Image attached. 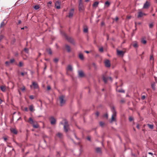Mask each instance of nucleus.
Here are the masks:
<instances>
[{
	"mask_svg": "<svg viewBox=\"0 0 157 157\" xmlns=\"http://www.w3.org/2000/svg\"><path fill=\"white\" fill-rule=\"evenodd\" d=\"M111 111L112 113V114L110 122L112 123L113 122L115 121H116V112L115 110V108L113 106H112L111 107Z\"/></svg>",
	"mask_w": 157,
	"mask_h": 157,
	"instance_id": "obj_1",
	"label": "nucleus"
},
{
	"mask_svg": "<svg viewBox=\"0 0 157 157\" xmlns=\"http://www.w3.org/2000/svg\"><path fill=\"white\" fill-rule=\"evenodd\" d=\"M28 122L30 124H32L34 128H37L39 127V125L37 122L34 121L31 117L29 118Z\"/></svg>",
	"mask_w": 157,
	"mask_h": 157,
	"instance_id": "obj_2",
	"label": "nucleus"
},
{
	"mask_svg": "<svg viewBox=\"0 0 157 157\" xmlns=\"http://www.w3.org/2000/svg\"><path fill=\"white\" fill-rule=\"evenodd\" d=\"M84 6L83 5L82 0H79L78 9L80 11H82L84 10Z\"/></svg>",
	"mask_w": 157,
	"mask_h": 157,
	"instance_id": "obj_3",
	"label": "nucleus"
},
{
	"mask_svg": "<svg viewBox=\"0 0 157 157\" xmlns=\"http://www.w3.org/2000/svg\"><path fill=\"white\" fill-rule=\"evenodd\" d=\"M63 126L64 130L65 132H67L69 129V125L68 124V122L66 120H64V122Z\"/></svg>",
	"mask_w": 157,
	"mask_h": 157,
	"instance_id": "obj_4",
	"label": "nucleus"
},
{
	"mask_svg": "<svg viewBox=\"0 0 157 157\" xmlns=\"http://www.w3.org/2000/svg\"><path fill=\"white\" fill-rule=\"evenodd\" d=\"M63 36H65V38L68 41L74 44V40L71 37L68 36L65 33H63Z\"/></svg>",
	"mask_w": 157,
	"mask_h": 157,
	"instance_id": "obj_5",
	"label": "nucleus"
},
{
	"mask_svg": "<svg viewBox=\"0 0 157 157\" xmlns=\"http://www.w3.org/2000/svg\"><path fill=\"white\" fill-rule=\"evenodd\" d=\"M64 97L62 95L59 97V100L60 101V105L62 106L65 103V100H64Z\"/></svg>",
	"mask_w": 157,
	"mask_h": 157,
	"instance_id": "obj_6",
	"label": "nucleus"
},
{
	"mask_svg": "<svg viewBox=\"0 0 157 157\" xmlns=\"http://www.w3.org/2000/svg\"><path fill=\"white\" fill-rule=\"evenodd\" d=\"M102 78L105 83H106L109 80H110L111 82L112 81V79L111 77H106L105 76L103 75L102 76Z\"/></svg>",
	"mask_w": 157,
	"mask_h": 157,
	"instance_id": "obj_7",
	"label": "nucleus"
},
{
	"mask_svg": "<svg viewBox=\"0 0 157 157\" xmlns=\"http://www.w3.org/2000/svg\"><path fill=\"white\" fill-rule=\"evenodd\" d=\"M49 120L52 125H54L56 124V121L54 117H50L49 119Z\"/></svg>",
	"mask_w": 157,
	"mask_h": 157,
	"instance_id": "obj_8",
	"label": "nucleus"
},
{
	"mask_svg": "<svg viewBox=\"0 0 157 157\" xmlns=\"http://www.w3.org/2000/svg\"><path fill=\"white\" fill-rule=\"evenodd\" d=\"M61 2L59 1H56L55 3V7L57 9H59L60 8Z\"/></svg>",
	"mask_w": 157,
	"mask_h": 157,
	"instance_id": "obj_9",
	"label": "nucleus"
},
{
	"mask_svg": "<svg viewBox=\"0 0 157 157\" xmlns=\"http://www.w3.org/2000/svg\"><path fill=\"white\" fill-rule=\"evenodd\" d=\"M33 86L34 89H37L39 87L38 84L35 82H33L32 85L30 86L31 88H32Z\"/></svg>",
	"mask_w": 157,
	"mask_h": 157,
	"instance_id": "obj_10",
	"label": "nucleus"
},
{
	"mask_svg": "<svg viewBox=\"0 0 157 157\" xmlns=\"http://www.w3.org/2000/svg\"><path fill=\"white\" fill-rule=\"evenodd\" d=\"M104 63L106 67H110L111 64L110 61L109 60H106L105 61Z\"/></svg>",
	"mask_w": 157,
	"mask_h": 157,
	"instance_id": "obj_11",
	"label": "nucleus"
},
{
	"mask_svg": "<svg viewBox=\"0 0 157 157\" xmlns=\"http://www.w3.org/2000/svg\"><path fill=\"white\" fill-rule=\"evenodd\" d=\"M74 13V9H72L70 10L69 13V14L68 15V17L69 18L72 17L73 15V14Z\"/></svg>",
	"mask_w": 157,
	"mask_h": 157,
	"instance_id": "obj_12",
	"label": "nucleus"
},
{
	"mask_svg": "<svg viewBox=\"0 0 157 157\" xmlns=\"http://www.w3.org/2000/svg\"><path fill=\"white\" fill-rule=\"evenodd\" d=\"M124 53V52L122 51L118 50H117V54L118 56H123Z\"/></svg>",
	"mask_w": 157,
	"mask_h": 157,
	"instance_id": "obj_13",
	"label": "nucleus"
},
{
	"mask_svg": "<svg viewBox=\"0 0 157 157\" xmlns=\"http://www.w3.org/2000/svg\"><path fill=\"white\" fill-rule=\"evenodd\" d=\"M150 6L149 3L147 2V1L144 4L143 6V8L144 9H147Z\"/></svg>",
	"mask_w": 157,
	"mask_h": 157,
	"instance_id": "obj_14",
	"label": "nucleus"
},
{
	"mask_svg": "<svg viewBox=\"0 0 157 157\" xmlns=\"http://www.w3.org/2000/svg\"><path fill=\"white\" fill-rule=\"evenodd\" d=\"M146 15V14L143 13L141 12H139L138 13V15L137 17H138V18L141 17H142L144 15Z\"/></svg>",
	"mask_w": 157,
	"mask_h": 157,
	"instance_id": "obj_15",
	"label": "nucleus"
},
{
	"mask_svg": "<svg viewBox=\"0 0 157 157\" xmlns=\"http://www.w3.org/2000/svg\"><path fill=\"white\" fill-rule=\"evenodd\" d=\"M65 47L67 52H70L71 51V48L68 45H66Z\"/></svg>",
	"mask_w": 157,
	"mask_h": 157,
	"instance_id": "obj_16",
	"label": "nucleus"
},
{
	"mask_svg": "<svg viewBox=\"0 0 157 157\" xmlns=\"http://www.w3.org/2000/svg\"><path fill=\"white\" fill-rule=\"evenodd\" d=\"M29 109L31 112H33L35 111L34 106L33 105H30L29 107Z\"/></svg>",
	"mask_w": 157,
	"mask_h": 157,
	"instance_id": "obj_17",
	"label": "nucleus"
},
{
	"mask_svg": "<svg viewBox=\"0 0 157 157\" xmlns=\"http://www.w3.org/2000/svg\"><path fill=\"white\" fill-rule=\"evenodd\" d=\"M99 3V2L98 1L95 2L93 3L92 5V6L93 7L96 8L97 7H98Z\"/></svg>",
	"mask_w": 157,
	"mask_h": 157,
	"instance_id": "obj_18",
	"label": "nucleus"
},
{
	"mask_svg": "<svg viewBox=\"0 0 157 157\" xmlns=\"http://www.w3.org/2000/svg\"><path fill=\"white\" fill-rule=\"evenodd\" d=\"M132 45L135 48H137L138 47V44L136 41L133 42L132 43Z\"/></svg>",
	"mask_w": 157,
	"mask_h": 157,
	"instance_id": "obj_19",
	"label": "nucleus"
},
{
	"mask_svg": "<svg viewBox=\"0 0 157 157\" xmlns=\"http://www.w3.org/2000/svg\"><path fill=\"white\" fill-rule=\"evenodd\" d=\"M56 136L60 139H62L63 137V135L61 133L58 132L56 134Z\"/></svg>",
	"mask_w": 157,
	"mask_h": 157,
	"instance_id": "obj_20",
	"label": "nucleus"
},
{
	"mask_svg": "<svg viewBox=\"0 0 157 157\" xmlns=\"http://www.w3.org/2000/svg\"><path fill=\"white\" fill-rule=\"evenodd\" d=\"M95 151L97 152L98 153H101V150L100 147H97L96 148Z\"/></svg>",
	"mask_w": 157,
	"mask_h": 157,
	"instance_id": "obj_21",
	"label": "nucleus"
},
{
	"mask_svg": "<svg viewBox=\"0 0 157 157\" xmlns=\"http://www.w3.org/2000/svg\"><path fill=\"white\" fill-rule=\"evenodd\" d=\"M1 90L3 92H5L6 90V87L4 86H0Z\"/></svg>",
	"mask_w": 157,
	"mask_h": 157,
	"instance_id": "obj_22",
	"label": "nucleus"
},
{
	"mask_svg": "<svg viewBox=\"0 0 157 157\" xmlns=\"http://www.w3.org/2000/svg\"><path fill=\"white\" fill-rule=\"evenodd\" d=\"M12 133L14 134H17V131L15 129L12 128L10 129Z\"/></svg>",
	"mask_w": 157,
	"mask_h": 157,
	"instance_id": "obj_23",
	"label": "nucleus"
},
{
	"mask_svg": "<svg viewBox=\"0 0 157 157\" xmlns=\"http://www.w3.org/2000/svg\"><path fill=\"white\" fill-rule=\"evenodd\" d=\"M79 76L81 77H83L84 76V73L82 71H78Z\"/></svg>",
	"mask_w": 157,
	"mask_h": 157,
	"instance_id": "obj_24",
	"label": "nucleus"
},
{
	"mask_svg": "<svg viewBox=\"0 0 157 157\" xmlns=\"http://www.w3.org/2000/svg\"><path fill=\"white\" fill-rule=\"evenodd\" d=\"M83 31L84 33H87L88 32V28L87 26H85L84 27Z\"/></svg>",
	"mask_w": 157,
	"mask_h": 157,
	"instance_id": "obj_25",
	"label": "nucleus"
},
{
	"mask_svg": "<svg viewBox=\"0 0 157 157\" xmlns=\"http://www.w3.org/2000/svg\"><path fill=\"white\" fill-rule=\"evenodd\" d=\"M67 70L71 71L72 70V67L70 65H69L67 67Z\"/></svg>",
	"mask_w": 157,
	"mask_h": 157,
	"instance_id": "obj_26",
	"label": "nucleus"
},
{
	"mask_svg": "<svg viewBox=\"0 0 157 157\" xmlns=\"http://www.w3.org/2000/svg\"><path fill=\"white\" fill-rule=\"evenodd\" d=\"M79 58L82 60L84 59V56L82 54L80 53L79 54Z\"/></svg>",
	"mask_w": 157,
	"mask_h": 157,
	"instance_id": "obj_27",
	"label": "nucleus"
},
{
	"mask_svg": "<svg viewBox=\"0 0 157 157\" xmlns=\"http://www.w3.org/2000/svg\"><path fill=\"white\" fill-rule=\"evenodd\" d=\"M47 51L49 54L51 55L52 54V51L50 48L47 49Z\"/></svg>",
	"mask_w": 157,
	"mask_h": 157,
	"instance_id": "obj_28",
	"label": "nucleus"
},
{
	"mask_svg": "<svg viewBox=\"0 0 157 157\" xmlns=\"http://www.w3.org/2000/svg\"><path fill=\"white\" fill-rule=\"evenodd\" d=\"M147 126L149 127V128L152 129L154 127L153 124H147Z\"/></svg>",
	"mask_w": 157,
	"mask_h": 157,
	"instance_id": "obj_29",
	"label": "nucleus"
},
{
	"mask_svg": "<svg viewBox=\"0 0 157 157\" xmlns=\"http://www.w3.org/2000/svg\"><path fill=\"white\" fill-rule=\"evenodd\" d=\"M147 96V94H146V95H143L142 94L141 95V99L142 100H144L145 99V98H146V97Z\"/></svg>",
	"mask_w": 157,
	"mask_h": 157,
	"instance_id": "obj_30",
	"label": "nucleus"
},
{
	"mask_svg": "<svg viewBox=\"0 0 157 157\" xmlns=\"http://www.w3.org/2000/svg\"><path fill=\"white\" fill-rule=\"evenodd\" d=\"M24 65V64L23 62H20L19 63L18 66L19 67H21L23 66Z\"/></svg>",
	"mask_w": 157,
	"mask_h": 157,
	"instance_id": "obj_31",
	"label": "nucleus"
},
{
	"mask_svg": "<svg viewBox=\"0 0 157 157\" xmlns=\"http://www.w3.org/2000/svg\"><path fill=\"white\" fill-rule=\"evenodd\" d=\"M117 91L120 92V93H124V91L122 89H121V90H118L117 89L116 90Z\"/></svg>",
	"mask_w": 157,
	"mask_h": 157,
	"instance_id": "obj_32",
	"label": "nucleus"
},
{
	"mask_svg": "<svg viewBox=\"0 0 157 157\" xmlns=\"http://www.w3.org/2000/svg\"><path fill=\"white\" fill-rule=\"evenodd\" d=\"M24 52L27 53H29V49L28 48H25L24 49Z\"/></svg>",
	"mask_w": 157,
	"mask_h": 157,
	"instance_id": "obj_33",
	"label": "nucleus"
},
{
	"mask_svg": "<svg viewBox=\"0 0 157 157\" xmlns=\"http://www.w3.org/2000/svg\"><path fill=\"white\" fill-rule=\"evenodd\" d=\"M110 4V3L108 1L105 2V5L107 7H109Z\"/></svg>",
	"mask_w": 157,
	"mask_h": 157,
	"instance_id": "obj_34",
	"label": "nucleus"
},
{
	"mask_svg": "<svg viewBox=\"0 0 157 157\" xmlns=\"http://www.w3.org/2000/svg\"><path fill=\"white\" fill-rule=\"evenodd\" d=\"M33 7L35 10H37L39 8L40 6L39 5H36Z\"/></svg>",
	"mask_w": 157,
	"mask_h": 157,
	"instance_id": "obj_35",
	"label": "nucleus"
},
{
	"mask_svg": "<svg viewBox=\"0 0 157 157\" xmlns=\"http://www.w3.org/2000/svg\"><path fill=\"white\" fill-rule=\"evenodd\" d=\"M20 89L22 91H24L25 90V86H22L20 88Z\"/></svg>",
	"mask_w": 157,
	"mask_h": 157,
	"instance_id": "obj_36",
	"label": "nucleus"
},
{
	"mask_svg": "<svg viewBox=\"0 0 157 157\" xmlns=\"http://www.w3.org/2000/svg\"><path fill=\"white\" fill-rule=\"evenodd\" d=\"M6 24V23H5L4 21H2L0 27H2L4 26Z\"/></svg>",
	"mask_w": 157,
	"mask_h": 157,
	"instance_id": "obj_37",
	"label": "nucleus"
},
{
	"mask_svg": "<svg viewBox=\"0 0 157 157\" xmlns=\"http://www.w3.org/2000/svg\"><path fill=\"white\" fill-rule=\"evenodd\" d=\"M99 124L101 127H103L104 125V123L102 121H100L99 123Z\"/></svg>",
	"mask_w": 157,
	"mask_h": 157,
	"instance_id": "obj_38",
	"label": "nucleus"
},
{
	"mask_svg": "<svg viewBox=\"0 0 157 157\" xmlns=\"http://www.w3.org/2000/svg\"><path fill=\"white\" fill-rule=\"evenodd\" d=\"M151 87L154 90H155V83H152L151 84Z\"/></svg>",
	"mask_w": 157,
	"mask_h": 157,
	"instance_id": "obj_39",
	"label": "nucleus"
},
{
	"mask_svg": "<svg viewBox=\"0 0 157 157\" xmlns=\"http://www.w3.org/2000/svg\"><path fill=\"white\" fill-rule=\"evenodd\" d=\"M52 4V2L50 1L48 3V6L49 7H50L51 6V4Z\"/></svg>",
	"mask_w": 157,
	"mask_h": 157,
	"instance_id": "obj_40",
	"label": "nucleus"
},
{
	"mask_svg": "<svg viewBox=\"0 0 157 157\" xmlns=\"http://www.w3.org/2000/svg\"><path fill=\"white\" fill-rule=\"evenodd\" d=\"M133 120V118L132 117H130L129 118V120L130 121H132Z\"/></svg>",
	"mask_w": 157,
	"mask_h": 157,
	"instance_id": "obj_41",
	"label": "nucleus"
},
{
	"mask_svg": "<svg viewBox=\"0 0 157 157\" xmlns=\"http://www.w3.org/2000/svg\"><path fill=\"white\" fill-rule=\"evenodd\" d=\"M99 51L101 52H103V48L102 47H101L99 48Z\"/></svg>",
	"mask_w": 157,
	"mask_h": 157,
	"instance_id": "obj_42",
	"label": "nucleus"
},
{
	"mask_svg": "<svg viewBox=\"0 0 157 157\" xmlns=\"http://www.w3.org/2000/svg\"><path fill=\"white\" fill-rule=\"evenodd\" d=\"M141 42L144 44H145L147 43V41L145 40H141Z\"/></svg>",
	"mask_w": 157,
	"mask_h": 157,
	"instance_id": "obj_43",
	"label": "nucleus"
},
{
	"mask_svg": "<svg viewBox=\"0 0 157 157\" xmlns=\"http://www.w3.org/2000/svg\"><path fill=\"white\" fill-rule=\"evenodd\" d=\"M15 62V59H12L10 60V63H13Z\"/></svg>",
	"mask_w": 157,
	"mask_h": 157,
	"instance_id": "obj_44",
	"label": "nucleus"
},
{
	"mask_svg": "<svg viewBox=\"0 0 157 157\" xmlns=\"http://www.w3.org/2000/svg\"><path fill=\"white\" fill-rule=\"evenodd\" d=\"M58 59L57 58H55L54 59L53 61L55 63H57L58 61Z\"/></svg>",
	"mask_w": 157,
	"mask_h": 157,
	"instance_id": "obj_45",
	"label": "nucleus"
},
{
	"mask_svg": "<svg viewBox=\"0 0 157 157\" xmlns=\"http://www.w3.org/2000/svg\"><path fill=\"white\" fill-rule=\"evenodd\" d=\"M5 64L7 66H9L10 62L8 61H6L5 62Z\"/></svg>",
	"mask_w": 157,
	"mask_h": 157,
	"instance_id": "obj_46",
	"label": "nucleus"
},
{
	"mask_svg": "<svg viewBox=\"0 0 157 157\" xmlns=\"http://www.w3.org/2000/svg\"><path fill=\"white\" fill-rule=\"evenodd\" d=\"M29 98L31 99H33L34 98V96L33 95H30L29 96Z\"/></svg>",
	"mask_w": 157,
	"mask_h": 157,
	"instance_id": "obj_47",
	"label": "nucleus"
},
{
	"mask_svg": "<svg viewBox=\"0 0 157 157\" xmlns=\"http://www.w3.org/2000/svg\"><path fill=\"white\" fill-rule=\"evenodd\" d=\"M4 37L3 36L1 35L0 36V41Z\"/></svg>",
	"mask_w": 157,
	"mask_h": 157,
	"instance_id": "obj_48",
	"label": "nucleus"
},
{
	"mask_svg": "<svg viewBox=\"0 0 157 157\" xmlns=\"http://www.w3.org/2000/svg\"><path fill=\"white\" fill-rule=\"evenodd\" d=\"M150 59L151 60H153V57L152 55H151L150 56Z\"/></svg>",
	"mask_w": 157,
	"mask_h": 157,
	"instance_id": "obj_49",
	"label": "nucleus"
},
{
	"mask_svg": "<svg viewBox=\"0 0 157 157\" xmlns=\"http://www.w3.org/2000/svg\"><path fill=\"white\" fill-rule=\"evenodd\" d=\"M27 74L26 72L24 73V72H21V75L22 76H23L25 74Z\"/></svg>",
	"mask_w": 157,
	"mask_h": 157,
	"instance_id": "obj_50",
	"label": "nucleus"
},
{
	"mask_svg": "<svg viewBox=\"0 0 157 157\" xmlns=\"http://www.w3.org/2000/svg\"><path fill=\"white\" fill-rule=\"evenodd\" d=\"M153 26V24H150L149 25V27L150 28H152Z\"/></svg>",
	"mask_w": 157,
	"mask_h": 157,
	"instance_id": "obj_51",
	"label": "nucleus"
},
{
	"mask_svg": "<svg viewBox=\"0 0 157 157\" xmlns=\"http://www.w3.org/2000/svg\"><path fill=\"white\" fill-rule=\"evenodd\" d=\"M87 139L88 140L90 141L91 139V137L90 136H88L87 137Z\"/></svg>",
	"mask_w": 157,
	"mask_h": 157,
	"instance_id": "obj_52",
	"label": "nucleus"
},
{
	"mask_svg": "<svg viewBox=\"0 0 157 157\" xmlns=\"http://www.w3.org/2000/svg\"><path fill=\"white\" fill-rule=\"evenodd\" d=\"M104 117H105L106 118H108V115L107 114H105L104 115Z\"/></svg>",
	"mask_w": 157,
	"mask_h": 157,
	"instance_id": "obj_53",
	"label": "nucleus"
},
{
	"mask_svg": "<svg viewBox=\"0 0 157 157\" xmlns=\"http://www.w3.org/2000/svg\"><path fill=\"white\" fill-rule=\"evenodd\" d=\"M47 90H49L51 89V87L50 86H48L47 87Z\"/></svg>",
	"mask_w": 157,
	"mask_h": 157,
	"instance_id": "obj_54",
	"label": "nucleus"
},
{
	"mask_svg": "<svg viewBox=\"0 0 157 157\" xmlns=\"http://www.w3.org/2000/svg\"><path fill=\"white\" fill-rule=\"evenodd\" d=\"M95 114L96 115V116H97V117H98L99 115V113L98 112H97L96 113H95Z\"/></svg>",
	"mask_w": 157,
	"mask_h": 157,
	"instance_id": "obj_55",
	"label": "nucleus"
},
{
	"mask_svg": "<svg viewBox=\"0 0 157 157\" xmlns=\"http://www.w3.org/2000/svg\"><path fill=\"white\" fill-rule=\"evenodd\" d=\"M24 110L26 111H28V109L27 107H25L24 108Z\"/></svg>",
	"mask_w": 157,
	"mask_h": 157,
	"instance_id": "obj_56",
	"label": "nucleus"
},
{
	"mask_svg": "<svg viewBox=\"0 0 157 157\" xmlns=\"http://www.w3.org/2000/svg\"><path fill=\"white\" fill-rule=\"evenodd\" d=\"M21 23V20H19L18 21V24H20Z\"/></svg>",
	"mask_w": 157,
	"mask_h": 157,
	"instance_id": "obj_57",
	"label": "nucleus"
},
{
	"mask_svg": "<svg viewBox=\"0 0 157 157\" xmlns=\"http://www.w3.org/2000/svg\"><path fill=\"white\" fill-rule=\"evenodd\" d=\"M3 139L4 141H6L7 140V138L6 137H4Z\"/></svg>",
	"mask_w": 157,
	"mask_h": 157,
	"instance_id": "obj_58",
	"label": "nucleus"
},
{
	"mask_svg": "<svg viewBox=\"0 0 157 157\" xmlns=\"http://www.w3.org/2000/svg\"><path fill=\"white\" fill-rule=\"evenodd\" d=\"M148 154H149V155H153V154L151 152H149L148 153Z\"/></svg>",
	"mask_w": 157,
	"mask_h": 157,
	"instance_id": "obj_59",
	"label": "nucleus"
},
{
	"mask_svg": "<svg viewBox=\"0 0 157 157\" xmlns=\"http://www.w3.org/2000/svg\"><path fill=\"white\" fill-rule=\"evenodd\" d=\"M136 128L138 129H139V125L138 124H137L136 126Z\"/></svg>",
	"mask_w": 157,
	"mask_h": 157,
	"instance_id": "obj_60",
	"label": "nucleus"
},
{
	"mask_svg": "<svg viewBox=\"0 0 157 157\" xmlns=\"http://www.w3.org/2000/svg\"><path fill=\"white\" fill-rule=\"evenodd\" d=\"M15 56H18V54L17 53H16L15 54Z\"/></svg>",
	"mask_w": 157,
	"mask_h": 157,
	"instance_id": "obj_61",
	"label": "nucleus"
},
{
	"mask_svg": "<svg viewBox=\"0 0 157 157\" xmlns=\"http://www.w3.org/2000/svg\"><path fill=\"white\" fill-rule=\"evenodd\" d=\"M58 155H59V156H60L59 153V152H57V156H58Z\"/></svg>",
	"mask_w": 157,
	"mask_h": 157,
	"instance_id": "obj_62",
	"label": "nucleus"
},
{
	"mask_svg": "<svg viewBox=\"0 0 157 157\" xmlns=\"http://www.w3.org/2000/svg\"><path fill=\"white\" fill-rule=\"evenodd\" d=\"M90 0H85V2H89Z\"/></svg>",
	"mask_w": 157,
	"mask_h": 157,
	"instance_id": "obj_63",
	"label": "nucleus"
},
{
	"mask_svg": "<svg viewBox=\"0 0 157 157\" xmlns=\"http://www.w3.org/2000/svg\"><path fill=\"white\" fill-rule=\"evenodd\" d=\"M118 19V17H116L115 18V20L116 21H117Z\"/></svg>",
	"mask_w": 157,
	"mask_h": 157,
	"instance_id": "obj_64",
	"label": "nucleus"
}]
</instances>
